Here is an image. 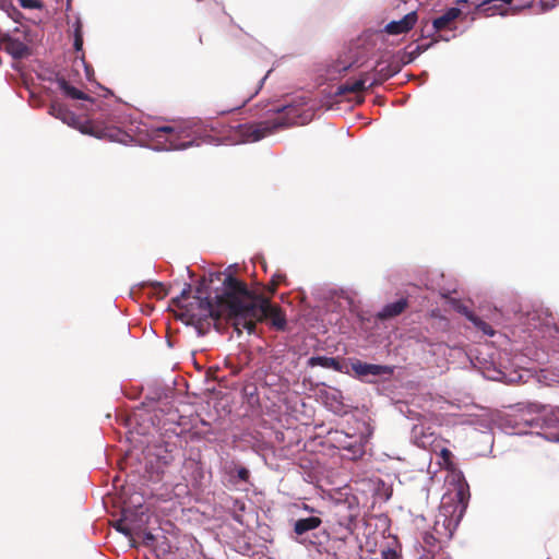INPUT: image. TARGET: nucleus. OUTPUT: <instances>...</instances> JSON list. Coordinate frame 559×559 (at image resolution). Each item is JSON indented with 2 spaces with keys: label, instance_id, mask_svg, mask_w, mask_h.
I'll return each mask as SVG.
<instances>
[{
  "label": "nucleus",
  "instance_id": "nucleus-29",
  "mask_svg": "<svg viewBox=\"0 0 559 559\" xmlns=\"http://www.w3.org/2000/svg\"><path fill=\"white\" fill-rule=\"evenodd\" d=\"M285 280V275L284 274H277L275 273L271 281L273 282V289H272V294H275L278 285Z\"/></svg>",
  "mask_w": 559,
  "mask_h": 559
},
{
  "label": "nucleus",
  "instance_id": "nucleus-24",
  "mask_svg": "<svg viewBox=\"0 0 559 559\" xmlns=\"http://www.w3.org/2000/svg\"><path fill=\"white\" fill-rule=\"evenodd\" d=\"M492 2H501L504 4H511L512 0H483L480 5H478V13L485 15V16H491L496 14V10L492 8H487L488 4Z\"/></svg>",
  "mask_w": 559,
  "mask_h": 559
},
{
  "label": "nucleus",
  "instance_id": "nucleus-35",
  "mask_svg": "<svg viewBox=\"0 0 559 559\" xmlns=\"http://www.w3.org/2000/svg\"><path fill=\"white\" fill-rule=\"evenodd\" d=\"M547 559H551V558L548 557Z\"/></svg>",
  "mask_w": 559,
  "mask_h": 559
},
{
  "label": "nucleus",
  "instance_id": "nucleus-2",
  "mask_svg": "<svg viewBox=\"0 0 559 559\" xmlns=\"http://www.w3.org/2000/svg\"><path fill=\"white\" fill-rule=\"evenodd\" d=\"M230 280H238L237 277L228 274L223 280V293L216 295L215 302L209 298H201L193 296L189 302L183 307L181 318L186 319L187 324L193 325L199 334H205L212 324V321H217L221 318H226L234 325L237 320V313L227 308L233 298L227 296L229 294Z\"/></svg>",
  "mask_w": 559,
  "mask_h": 559
},
{
  "label": "nucleus",
  "instance_id": "nucleus-31",
  "mask_svg": "<svg viewBox=\"0 0 559 559\" xmlns=\"http://www.w3.org/2000/svg\"><path fill=\"white\" fill-rule=\"evenodd\" d=\"M483 0H459L457 3H471L476 7V10L478 11V5H480Z\"/></svg>",
  "mask_w": 559,
  "mask_h": 559
},
{
  "label": "nucleus",
  "instance_id": "nucleus-19",
  "mask_svg": "<svg viewBox=\"0 0 559 559\" xmlns=\"http://www.w3.org/2000/svg\"><path fill=\"white\" fill-rule=\"evenodd\" d=\"M7 50L16 59L24 58L29 53L27 45L19 39H9Z\"/></svg>",
  "mask_w": 559,
  "mask_h": 559
},
{
  "label": "nucleus",
  "instance_id": "nucleus-13",
  "mask_svg": "<svg viewBox=\"0 0 559 559\" xmlns=\"http://www.w3.org/2000/svg\"><path fill=\"white\" fill-rule=\"evenodd\" d=\"M413 436L415 439V443L423 449H430L431 451H437V448L433 447L436 441V437L432 432H427L424 426L416 425L413 428Z\"/></svg>",
  "mask_w": 559,
  "mask_h": 559
},
{
  "label": "nucleus",
  "instance_id": "nucleus-21",
  "mask_svg": "<svg viewBox=\"0 0 559 559\" xmlns=\"http://www.w3.org/2000/svg\"><path fill=\"white\" fill-rule=\"evenodd\" d=\"M83 25L80 20L73 24V47L76 52L83 50Z\"/></svg>",
  "mask_w": 559,
  "mask_h": 559
},
{
  "label": "nucleus",
  "instance_id": "nucleus-12",
  "mask_svg": "<svg viewBox=\"0 0 559 559\" xmlns=\"http://www.w3.org/2000/svg\"><path fill=\"white\" fill-rule=\"evenodd\" d=\"M353 370L359 377L391 374L393 372L392 368L388 366L367 364L362 361L353 364Z\"/></svg>",
  "mask_w": 559,
  "mask_h": 559
},
{
  "label": "nucleus",
  "instance_id": "nucleus-20",
  "mask_svg": "<svg viewBox=\"0 0 559 559\" xmlns=\"http://www.w3.org/2000/svg\"><path fill=\"white\" fill-rule=\"evenodd\" d=\"M465 314L467 319L473 322V324L480 331H483L485 334L492 336L495 334L493 329L490 324L481 320L479 317L475 316L472 312L465 311Z\"/></svg>",
  "mask_w": 559,
  "mask_h": 559
},
{
  "label": "nucleus",
  "instance_id": "nucleus-26",
  "mask_svg": "<svg viewBox=\"0 0 559 559\" xmlns=\"http://www.w3.org/2000/svg\"><path fill=\"white\" fill-rule=\"evenodd\" d=\"M138 521L141 524V528L138 531V533H134V535L142 537L145 545H151L155 540V536L151 532L144 530L142 519Z\"/></svg>",
  "mask_w": 559,
  "mask_h": 559
},
{
  "label": "nucleus",
  "instance_id": "nucleus-23",
  "mask_svg": "<svg viewBox=\"0 0 559 559\" xmlns=\"http://www.w3.org/2000/svg\"><path fill=\"white\" fill-rule=\"evenodd\" d=\"M438 456L441 459V461H439V465L442 468L448 471H454V463L452 461L453 454L449 449L442 448L438 453Z\"/></svg>",
  "mask_w": 559,
  "mask_h": 559
},
{
  "label": "nucleus",
  "instance_id": "nucleus-30",
  "mask_svg": "<svg viewBox=\"0 0 559 559\" xmlns=\"http://www.w3.org/2000/svg\"><path fill=\"white\" fill-rule=\"evenodd\" d=\"M237 476L240 480L242 481H248L249 480V477H250V472L248 468L243 467V466H240L238 469H237Z\"/></svg>",
  "mask_w": 559,
  "mask_h": 559
},
{
  "label": "nucleus",
  "instance_id": "nucleus-27",
  "mask_svg": "<svg viewBox=\"0 0 559 559\" xmlns=\"http://www.w3.org/2000/svg\"><path fill=\"white\" fill-rule=\"evenodd\" d=\"M382 559H401V552L394 548H383L381 550Z\"/></svg>",
  "mask_w": 559,
  "mask_h": 559
},
{
  "label": "nucleus",
  "instance_id": "nucleus-18",
  "mask_svg": "<svg viewBox=\"0 0 559 559\" xmlns=\"http://www.w3.org/2000/svg\"><path fill=\"white\" fill-rule=\"evenodd\" d=\"M266 76H259L255 82L251 85L245 88V93L242 95V100L239 105L235 107V109L243 107L248 102H250L262 88L263 82Z\"/></svg>",
  "mask_w": 559,
  "mask_h": 559
},
{
  "label": "nucleus",
  "instance_id": "nucleus-14",
  "mask_svg": "<svg viewBox=\"0 0 559 559\" xmlns=\"http://www.w3.org/2000/svg\"><path fill=\"white\" fill-rule=\"evenodd\" d=\"M401 71V66L400 63L396 61V62H391V63H388V64H384L383 63H378V66L376 67V74H377V80L374 82H372L369 86H373L376 84H379L390 78H392L393 75H395L396 73H399Z\"/></svg>",
  "mask_w": 559,
  "mask_h": 559
},
{
  "label": "nucleus",
  "instance_id": "nucleus-5",
  "mask_svg": "<svg viewBox=\"0 0 559 559\" xmlns=\"http://www.w3.org/2000/svg\"><path fill=\"white\" fill-rule=\"evenodd\" d=\"M156 136L162 138L168 143L169 150H185L192 145H200L201 143H213L215 138L207 133L200 124L185 127H170L164 126L155 130Z\"/></svg>",
  "mask_w": 559,
  "mask_h": 559
},
{
  "label": "nucleus",
  "instance_id": "nucleus-17",
  "mask_svg": "<svg viewBox=\"0 0 559 559\" xmlns=\"http://www.w3.org/2000/svg\"><path fill=\"white\" fill-rule=\"evenodd\" d=\"M366 88V80H347L345 83L341 84L336 90V95L343 96L348 93H358L362 92Z\"/></svg>",
  "mask_w": 559,
  "mask_h": 559
},
{
  "label": "nucleus",
  "instance_id": "nucleus-32",
  "mask_svg": "<svg viewBox=\"0 0 559 559\" xmlns=\"http://www.w3.org/2000/svg\"><path fill=\"white\" fill-rule=\"evenodd\" d=\"M487 8H492L493 10H496V14L502 13V4H497V2L488 4Z\"/></svg>",
  "mask_w": 559,
  "mask_h": 559
},
{
  "label": "nucleus",
  "instance_id": "nucleus-4",
  "mask_svg": "<svg viewBox=\"0 0 559 559\" xmlns=\"http://www.w3.org/2000/svg\"><path fill=\"white\" fill-rule=\"evenodd\" d=\"M49 114L68 126L76 128L83 134L123 144L132 140L131 135L123 131L118 124L110 123L100 117L81 121L74 112L59 102H52L50 104Z\"/></svg>",
  "mask_w": 559,
  "mask_h": 559
},
{
  "label": "nucleus",
  "instance_id": "nucleus-15",
  "mask_svg": "<svg viewBox=\"0 0 559 559\" xmlns=\"http://www.w3.org/2000/svg\"><path fill=\"white\" fill-rule=\"evenodd\" d=\"M307 365L309 367L320 366L326 369H333L336 371L342 370V364L337 358L326 356H312L308 359Z\"/></svg>",
  "mask_w": 559,
  "mask_h": 559
},
{
  "label": "nucleus",
  "instance_id": "nucleus-6",
  "mask_svg": "<svg viewBox=\"0 0 559 559\" xmlns=\"http://www.w3.org/2000/svg\"><path fill=\"white\" fill-rule=\"evenodd\" d=\"M57 84L67 97L71 98V99H82V100L91 102L92 105L95 106V108H91L90 110L93 112L99 111L100 118L107 120L110 123L112 122L115 124L122 123L121 117L117 114V111L115 109H111L109 107L108 103H106L104 100H96L94 98H91L84 92L72 86L63 76L57 78Z\"/></svg>",
  "mask_w": 559,
  "mask_h": 559
},
{
  "label": "nucleus",
  "instance_id": "nucleus-9",
  "mask_svg": "<svg viewBox=\"0 0 559 559\" xmlns=\"http://www.w3.org/2000/svg\"><path fill=\"white\" fill-rule=\"evenodd\" d=\"M462 14V11L459 8H450L442 15L436 17L432 21V29L438 33L443 29L454 31L455 20Z\"/></svg>",
  "mask_w": 559,
  "mask_h": 559
},
{
  "label": "nucleus",
  "instance_id": "nucleus-25",
  "mask_svg": "<svg viewBox=\"0 0 559 559\" xmlns=\"http://www.w3.org/2000/svg\"><path fill=\"white\" fill-rule=\"evenodd\" d=\"M191 294V285L186 284V287L182 289L180 296L173 299V304L183 310V307L187 305L185 301L190 298Z\"/></svg>",
  "mask_w": 559,
  "mask_h": 559
},
{
  "label": "nucleus",
  "instance_id": "nucleus-7",
  "mask_svg": "<svg viewBox=\"0 0 559 559\" xmlns=\"http://www.w3.org/2000/svg\"><path fill=\"white\" fill-rule=\"evenodd\" d=\"M467 508L466 496L463 489H460L451 501H443L440 507V514L449 521V525L455 526L462 520L464 512Z\"/></svg>",
  "mask_w": 559,
  "mask_h": 559
},
{
  "label": "nucleus",
  "instance_id": "nucleus-28",
  "mask_svg": "<svg viewBox=\"0 0 559 559\" xmlns=\"http://www.w3.org/2000/svg\"><path fill=\"white\" fill-rule=\"evenodd\" d=\"M19 4L24 9H39L41 3L38 0H17Z\"/></svg>",
  "mask_w": 559,
  "mask_h": 559
},
{
  "label": "nucleus",
  "instance_id": "nucleus-11",
  "mask_svg": "<svg viewBox=\"0 0 559 559\" xmlns=\"http://www.w3.org/2000/svg\"><path fill=\"white\" fill-rule=\"evenodd\" d=\"M408 307V300L401 298L394 302L385 305L381 311L376 314V318L380 321L393 319L402 314Z\"/></svg>",
  "mask_w": 559,
  "mask_h": 559
},
{
  "label": "nucleus",
  "instance_id": "nucleus-1",
  "mask_svg": "<svg viewBox=\"0 0 559 559\" xmlns=\"http://www.w3.org/2000/svg\"><path fill=\"white\" fill-rule=\"evenodd\" d=\"M229 301L227 308L237 313L234 329L238 334L247 330L249 334L255 332L257 322L269 320L271 328L276 331H285L287 320L284 311L277 305H273L267 297L255 295L249 290L247 284L240 280H230Z\"/></svg>",
  "mask_w": 559,
  "mask_h": 559
},
{
  "label": "nucleus",
  "instance_id": "nucleus-22",
  "mask_svg": "<svg viewBox=\"0 0 559 559\" xmlns=\"http://www.w3.org/2000/svg\"><path fill=\"white\" fill-rule=\"evenodd\" d=\"M150 286L152 292L150 293L156 299H164L168 295L167 288L163 283L159 282H144L142 287Z\"/></svg>",
  "mask_w": 559,
  "mask_h": 559
},
{
  "label": "nucleus",
  "instance_id": "nucleus-34",
  "mask_svg": "<svg viewBox=\"0 0 559 559\" xmlns=\"http://www.w3.org/2000/svg\"><path fill=\"white\" fill-rule=\"evenodd\" d=\"M140 513H141V516L144 515V512L142 511V508H140Z\"/></svg>",
  "mask_w": 559,
  "mask_h": 559
},
{
  "label": "nucleus",
  "instance_id": "nucleus-3",
  "mask_svg": "<svg viewBox=\"0 0 559 559\" xmlns=\"http://www.w3.org/2000/svg\"><path fill=\"white\" fill-rule=\"evenodd\" d=\"M273 111L277 114V117L272 120L231 127L233 140L235 142H257L277 129L306 124L311 119V114L300 105L289 104L275 108Z\"/></svg>",
  "mask_w": 559,
  "mask_h": 559
},
{
  "label": "nucleus",
  "instance_id": "nucleus-16",
  "mask_svg": "<svg viewBox=\"0 0 559 559\" xmlns=\"http://www.w3.org/2000/svg\"><path fill=\"white\" fill-rule=\"evenodd\" d=\"M322 524V520L318 516L299 519L295 522L294 532L301 536L305 533L318 528Z\"/></svg>",
  "mask_w": 559,
  "mask_h": 559
},
{
  "label": "nucleus",
  "instance_id": "nucleus-10",
  "mask_svg": "<svg viewBox=\"0 0 559 559\" xmlns=\"http://www.w3.org/2000/svg\"><path fill=\"white\" fill-rule=\"evenodd\" d=\"M417 22V13L415 11L409 12L400 21H392L388 23L384 31L390 35H400L411 31Z\"/></svg>",
  "mask_w": 559,
  "mask_h": 559
},
{
  "label": "nucleus",
  "instance_id": "nucleus-33",
  "mask_svg": "<svg viewBox=\"0 0 559 559\" xmlns=\"http://www.w3.org/2000/svg\"><path fill=\"white\" fill-rule=\"evenodd\" d=\"M272 289H273V282L270 281V283L267 285V290L272 294Z\"/></svg>",
  "mask_w": 559,
  "mask_h": 559
},
{
  "label": "nucleus",
  "instance_id": "nucleus-8",
  "mask_svg": "<svg viewBox=\"0 0 559 559\" xmlns=\"http://www.w3.org/2000/svg\"><path fill=\"white\" fill-rule=\"evenodd\" d=\"M114 527L128 537H133L141 528L140 522L135 518V513L130 509L122 510V518L118 520Z\"/></svg>",
  "mask_w": 559,
  "mask_h": 559
}]
</instances>
